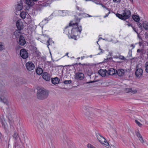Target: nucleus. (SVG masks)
<instances>
[{
	"instance_id": "1",
	"label": "nucleus",
	"mask_w": 148,
	"mask_h": 148,
	"mask_svg": "<svg viewBox=\"0 0 148 148\" xmlns=\"http://www.w3.org/2000/svg\"><path fill=\"white\" fill-rule=\"evenodd\" d=\"M37 97L39 100H43L47 98L49 95V91L43 88L37 89Z\"/></svg>"
},
{
	"instance_id": "2",
	"label": "nucleus",
	"mask_w": 148,
	"mask_h": 148,
	"mask_svg": "<svg viewBox=\"0 0 148 148\" xmlns=\"http://www.w3.org/2000/svg\"><path fill=\"white\" fill-rule=\"evenodd\" d=\"M82 109L86 119L91 120L94 117L92 112V111L93 110L92 108L90 107L84 106Z\"/></svg>"
},
{
	"instance_id": "3",
	"label": "nucleus",
	"mask_w": 148,
	"mask_h": 148,
	"mask_svg": "<svg viewBox=\"0 0 148 148\" xmlns=\"http://www.w3.org/2000/svg\"><path fill=\"white\" fill-rule=\"evenodd\" d=\"M78 23L76 22L74 23L72 21H71L69 23V26H66L65 28L67 29L68 27L73 26V28L71 29V33L73 35H77V33L78 32H79V34L82 31V27L81 26L78 27Z\"/></svg>"
},
{
	"instance_id": "4",
	"label": "nucleus",
	"mask_w": 148,
	"mask_h": 148,
	"mask_svg": "<svg viewBox=\"0 0 148 148\" xmlns=\"http://www.w3.org/2000/svg\"><path fill=\"white\" fill-rule=\"evenodd\" d=\"M131 13L130 11L125 8L123 10V13L122 14L117 13L116 16L120 19L123 20H125L128 19L131 16Z\"/></svg>"
},
{
	"instance_id": "5",
	"label": "nucleus",
	"mask_w": 148,
	"mask_h": 148,
	"mask_svg": "<svg viewBox=\"0 0 148 148\" xmlns=\"http://www.w3.org/2000/svg\"><path fill=\"white\" fill-rule=\"evenodd\" d=\"M26 4L29 6H32L34 3V2L36 3L38 1V3L40 4L38 5V7L39 8H42L43 7L47 6L48 5L49 3L46 2H44L40 4L41 1H40V0H25Z\"/></svg>"
},
{
	"instance_id": "6",
	"label": "nucleus",
	"mask_w": 148,
	"mask_h": 148,
	"mask_svg": "<svg viewBox=\"0 0 148 148\" xmlns=\"http://www.w3.org/2000/svg\"><path fill=\"white\" fill-rule=\"evenodd\" d=\"M84 64L80 63H75L73 65H69L67 66L71 67L72 69H74L77 71L82 72L84 70Z\"/></svg>"
},
{
	"instance_id": "7",
	"label": "nucleus",
	"mask_w": 148,
	"mask_h": 148,
	"mask_svg": "<svg viewBox=\"0 0 148 148\" xmlns=\"http://www.w3.org/2000/svg\"><path fill=\"white\" fill-rule=\"evenodd\" d=\"M20 55L23 59H25L28 57V53L26 50L24 49H21L20 51Z\"/></svg>"
},
{
	"instance_id": "8",
	"label": "nucleus",
	"mask_w": 148,
	"mask_h": 148,
	"mask_svg": "<svg viewBox=\"0 0 148 148\" xmlns=\"http://www.w3.org/2000/svg\"><path fill=\"white\" fill-rule=\"evenodd\" d=\"M25 66L27 69L29 71L34 69L35 68L34 64L31 62H29L26 63Z\"/></svg>"
},
{
	"instance_id": "9",
	"label": "nucleus",
	"mask_w": 148,
	"mask_h": 148,
	"mask_svg": "<svg viewBox=\"0 0 148 148\" xmlns=\"http://www.w3.org/2000/svg\"><path fill=\"white\" fill-rule=\"evenodd\" d=\"M75 75L76 78L77 79L82 80L84 78V74L81 72L78 71L77 73H76Z\"/></svg>"
},
{
	"instance_id": "10",
	"label": "nucleus",
	"mask_w": 148,
	"mask_h": 148,
	"mask_svg": "<svg viewBox=\"0 0 148 148\" xmlns=\"http://www.w3.org/2000/svg\"><path fill=\"white\" fill-rule=\"evenodd\" d=\"M16 26L18 29L19 31L23 29V24L21 20H18L16 23Z\"/></svg>"
},
{
	"instance_id": "11",
	"label": "nucleus",
	"mask_w": 148,
	"mask_h": 148,
	"mask_svg": "<svg viewBox=\"0 0 148 148\" xmlns=\"http://www.w3.org/2000/svg\"><path fill=\"white\" fill-rule=\"evenodd\" d=\"M26 42L23 36L20 35L19 38L18 43L21 46H23L25 44Z\"/></svg>"
},
{
	"instance_id": "12",
	"label": "nucleus",
	"mask_w": 148,
	"mask_h": 148,
	"mask_svg": "<svg viewBox=\"0 0 148 148\" xmlns=\"http://www.w3.org/2000/svg\"><path fill=\"white\" fill-rule=\"evenodd\" d=\"M42 77L47 81H49L50 80L51 76L47 72H44L43 73Z\"/></svg>"
},
{
	"instance_id": "13",
	"label": "nucleus",
	"mask_w": 148,
	"mask_h": 148,
	"mask_svg": "<svg viewBox=\"0 0 148 148\" xmlns=\"http://www.w3.org/2000/svg\"><path fill=\"white\" fill-rule=\"evenodd\" d=\"M143 73V71L141 69H138L136 70L135 74L137 77H140Z\"/></svg>"
},
{
	"instance_id": "14",
	"label": "nucleus",
	"mask_w": 148,
	"mask_h": 148,
	"mask_svg": "<svg viewBox=\"0 0 148 148\" xmlns=\"http://www.w3.org/2000/svg\"><path fill=\"white\" fill-rule=\"evenodd\" d=\"M117 70L113 68L109 69L107 71V73L108 75H112L116 73Z\"/></svg>"
},
{
	"instance_id": "15",
	"label": "nucleus",
	"mask_w": 148,
	"mask_h": 148,
	"mask_svg": "<svg viewBox=\"0 0 148 148\" xmlns=\"http://www.w3.org/2000/svg\"><path fill=\"white\" fill-rule=\"evenodd\" d=\"M60 80V79L57 77H56L54 78H51V79L52 83L54 85H56L59 84Z\"/></svg>"
},
{
	"instance_id": "16",
	"label": "nucleus",
	"mask_w": 148,
	"mask_h": 148,
	"mask_svg": "<svg viewBox=\"0 0 148 148\" xmlns=\"http://www.w3.org/2000/svg\"><path fill=\"white\" fill-rule=\"evenodd\" d=\"M96 134V137L99 141L101 144H104L103 143L102 141V140H105V138L100 135L99 133Z\"/></svg>"
},
{
	"instance_id": "17",
	"label": "nucleus",
	"mask_w": 148,
	"mask_h": 148,
	"mask_svg": "<svg viewBox=\"0 0 148 148\" xmlns=\"http://www.w3.org/2000/svg\"><path fill=\"white\" fill-rule=\"evenodd\" d=\"M107 72V70L106 69L103 70L101 69L98 71V73L102 77H105L106 75V74Z\"/></svg>"
},
{
	"instance_id": "18",
	"label": "nucleus",
	"mask_w": 148,
	"mask_h": 148,
	"mask_svg": "<svg viewBox=\"0 0 148 148\" xmlns=\"http://www.w3.org/2000/svg\"><path fill=\"white\" fill-rule=\"evenodd\" d=\"M125 71V70L122 69H118L116 73L118 76L120 77L124 75Z\"/></svg>"
},
{
	"instance_id": "19",
	"label": "nucleus",
	"mask_w": 148,
	"mask_h": 148,
	"mask_svg": "<svg viewBox=\"0 0 148 148\" xmlns=\"http://www.w3.org/2000/svg\"><path fill=\"white\" fill-rule=\"evenodd\" d=\"M125 91L127 93L131 92L134 94L136 93L137 92L136 90H132V88H126L125 90Z\"/></svg>"
},
{
	"instance_id": "20",
	"label": "nucleus",
	"mask_w": 148,
	"mask_h": 148,
	"mask_svg": "<svg viewBox=\"0 0 148 148\" xmlns=\"http://www.w3.org/2000/svg\"><path fill=\"white\" fill-rule=\"evenodd\" d=\"M136 135L138 138L141 142L142 143H144V140L141 135L140 134L139 132H136Z\"/></svg>"
},
{
	"instance_id": "21",
	"label": "nucleus",
	"mask_w": 148,
	"mask_h": 148,
	"mask_svg": "<svg viewBox=\"0 0 148 148\" xmlns=\"http://www.w3.org/2000/svg\"><path fill=\"white\" fill-rule=\"evenodd\" d=\"M133 19L136 22H138L140 20L139 17L138 16L133 15L132 16Z\"/></svg>"
},
{
	"instance_id": "22",
	"label": "nucleus",
	"mask_w": 148,
	"mask_h": 148,
	"mask_svg": "<svg viewBox=\"0 0 148 148\" xmlns=\"http://www.w3.org/2000/svg\"><path fill=\"white\" fill-rule=\"evenodd\" d=\"M37 74L38 75H40L43 73L42 69L38 67L36 70Z\"/></svg>"
},
{
	"instance_id": "23",
	"label": "nucleus",
	"mask_w": 148,
	"mask_h": 148,
	"mask_svg": "<svg viewBox=\"0 0 148 148\" xmlns=\"http://www.w3.org/2000/svg\"><path fill=\"white\" fill-rule=\"evenodd\" d=\"M27 15L26 13L24 11H22L20 13V16L23 19L25 18Z\"/></svg>"
},
{
	"instance_id": "24",
	"label": "nucleus",
	"mask_w": 148,
	"mask_h": 148,
	"mask_svg": "<svg viewBox=\"0 0 148 148\" xmlns=\"http://www.w3.org/2000/svg\"><path fill=\"white\" fill-rule=\"evenodd\" d=\"M20 34L21 33L20 32L17 30L15 31L14 32V35L16 38H18L19 37V36H20L21 35Z\"/></svg>"
},
{
	"instance_id": "25",
	"label": "nucleus",
	"mask_w": 148,
	"mask_h": 148,
	"mask_svg": "<svg viewBox=\"0 0 148 148\" xmlns=\"http://www.w3.org/2000/svg\"><path fill=\"white\" fill-rule=\"evenodd\" d=\"M143 26L144 28L146 30L148 29V23L147 22H145L143 23Z\"/></svg>"
},
{
	"instance_id": "26",
	"label": "nucleus",
	"mask_w": 148,
	"mask_h": 148,
	"mask_svg": "<svg viewBox=\"0 0 148 148\" xmlns=\"http://www.w3.org/2000/svg\"><path fill=\"white\" fill-rule=\"evenodd\" d=\"M12 136L16 140L18 139V134L16 132H14V134Z\"/></svg>"
},
{
	"instance_id": "27",
	"label": "nucleus",
	"mask_w": 148,
	"mask_h": 148,
	"mask_svg": "<svg viewBox=\"0 0 148 148\" xmlns=\"http://www.w3.org/2000/svg\"><path fill=\"white\" fill-rule=\"evenodd\" d=\"M23 6L22 5V4H18V5L16 8V9L18 11H20L23 9Z\"/></svg>"
},
{
	"instance_id": "28",
	"label": "nucleus",
	"mask_w": 148,
	"mask_h": 148,
	"mask_svg": "<svg viewBox=\"0 0 148 148\" xmlns=\"http://www.w3.org/2000/svg\"><path fill=\"white\" fill-rule=\"evenodd\" d=\"M5 49L4 43L0 42V51H2Z\"/></svg>"
},
{
	"instance_id": "29",
	"label": "nucleus",
	"mask_w": 148,
	"mask_h": 148,
	"mask_svg": "<svg viewBox=\"0 0 148 148\" xmlns=\"http://www.w3.org/2000/svg\"><path fill=\"white\" fill-rule=\"evenodd\" d=\"M145 68L146 72L148 73V62H147L145 64Z\"/></svg>"
},
{
	"instance_id": "30",
	"label": "nucleus",
	"mask_w": 148,
	"mask_h": 148,
	"mask_svg": "<svg viewBox=\"0 0 148 148\" xmlns=\"http://www.w3.org/2000/svg\"><path fill=\"white\" fill-rule=\"evenodd\" d=\"M1 101L7 105H8V101H7V99L5 98H4L3 99L2 98V100Z\"/></svg>"
},
{
	"instance_id": "31",
	"label": "nucleus",
	"mask_w": 148,
	"mask_h": 148,
	"mask_svg": "<svg viewBox=\"0 0 148 148\" xmlns=\"http://www.w3.org/2000/svg\"><path fill=\"white\" fill-rule=\"evenodd\" d=\"M8 122L10 124V126L12 125L13 123H14V121L12 120V119L11 118V119H10L9 118H8Z\"/></svg>"
},
{
	"instance_id": "32",
	"label": "nucleus",
	"mask_w": 148,
	"mask_h": 148,
	"mask_svg": "<svg viewBox=\"0 0 148 148\" xmlns=\"http://www.w3.org/2000/svg\"><path fill=\"white\" fill-rule=\"evenodd\" d=\"M71 80H64V83L66 84H71Z\"/></svg>"
},
{
	"instance_id": "33",
	"label": "nucleus",
	"mask_w": 148,
	"mask_h": 148,
	"mask_svg": "<svg viewBox=\"0 0 148 148\" xmlns=\"http://www.w3.org/2000/svg\"><path fill=\"white\" fill-rule=\"evenodd\" d=\"M76 8L77 10L81 12H83L84 11V10L81 8H80L77 6H76Z\"/></svg>"
},
{
	"instance_id": "34",
	"label": "nucleus",
	"mask_w": 148,
	"mask_h": 148,
	"mask_svg": "<svg viewBox=\"0 0 148 148\" xmlns=\"http://www.w3.org/2000/svg\"><path fill=\"white\" fill-rule=\"evenodd\" d=\"M85 64L84 65V70L85 71V70L89 66V64Z\"/></svg>"
},
{
	"instance_id": "35",
	"label": "nucleus",
	"mask_w": 148,
	"mask_h": 148,
	"mask_svg": "<svg viewBox=\"0 0 148 148\" xmlns=\"http://www.w3.org/2000/svg\"><path fill=\"white\" fill-rule=\"evenodd\" d=\"M83 15L84 16H83V17H84V18H86V17H91L92 16L88 14H86V13H83Z\"/></svg>"
},
{
	"instance_id": "36",
	"label": "nucleus",
	"mask_w": 148,
	"mask_h": 148,
	"mask_svg": "<svg viewBox=\"0 0 148 148\" xmlns=\"http://www.w3.org/2000/svg\"><path fill=\"white\" fill-rule=\"evenodd\" d=\"M99 4L101 5V6H102V7H103V8L106 9V10H107L108 11H110V9L109 8H107L106 6H105L104 5L102 4L101 3H100Z\"/></svg>"
},
{
	"instance_id": "37",
	"label": "nucleus",
	"mask_w": 148,
	"mask_h": 148,
	"mask_svg": "<svg viewBox=\"0 0 148 148\" xmlns=\"http://www.w3.org/2000/svg\"><path fill=\"white\" fill-rule=\"evenodd\" d=\"M75 19L76 22H79L81 19L78 18L77 16H75Z\"/></svg>"
},
{
	"instance_id": "38",
	"label": "nucleus",
	"mask_w": 148,
	"mask_h": 148,
	"mask_svg": "<svg viewBox=\"0 0 148 148\" xmlns=\"http://www.w3.org/2000/svg\"><path fill=\"white\" fill-rule=\"evenodd\" d=\"M135 122L139 126L141 127L142 125V124L138 121L135 120Z\"/></svg>"
},
{
	"instance_id": "39",
	"label": "nucleus",
	"mask_w": 148,
	"mask_h": 148,
	"mask_svg": "<svg viewBox=\"0 0 148 148\" xmlns=\"http://www.w3.org/2000/svg\"><path fill=\"white\" fill-rule=\"evenodd\" d=\"M138 27L141 29H142V24L139 22H138L137 23Z\"/></svg>"
},
{
	"instance_id": "40",
	"label": "nucleus",
	"mask_w": 148,
	"mask_h": 148,
	"mask_svg": "<svg viewBox=\"0 0 148 148\" xmlns=\"http://www.w3.org/2000/svg\"><path fill=\"white\" fill-rule=\"evenodd\" d=\"M119 58L121 60H124L125 59V58L123 56L120 55H119Z\"/></svg>"
},
{
	"instance_id": "41",
	"label": "nucleus",
	"mask_w": 148,
	"mask_h": 148,
	"mask_svg": "<svg viewBox=\"0 0 148 148\" xmlns=\"http://www.w3.org/2000/svg\"><path fill=\"white\" fill-rule=\"evenodd\" d=\"M113 2L119 3L121 1V0H112Z\"/></svg>"
},
{
	"instance_id": "42",
	"label": "nucleus",
	"mask_w": 148,
	"mask_h": 148,
	"mask_svg": "<svg viewBox=\"0 0 148 148\" xmlns=\"http://www.w3.org/2000/svg\"><path fill=\"white\" fill-rule=\"evenodd\" d=\"M4 121H3V120H2L1 121V123L3 127L5 128L6 127V125H5V124L4 123Z\"/></svg>"
},
{
	"instance_id": "43",
	"label": "nucleus",
	"mask_w": 148,
	"mask_h": 148,
	"mask_svg": "<svg viewBox=\"0 0 148 148\" xmlns=\"http://www.w3.org/2000/svg\"><path fill=\"white\" fill-rule=\"evenodd\" d=\"M131 27H132L133 29L134 30V31H135V32H136V33L138 34V32L136 30V28H134L133 26H131Z\"/></svg>"
},
{
	"instance_id": "44",
	"label": "nucleus",
	"mask_w": 148,
	"mask_h": 148,
	"mask_svg": "<svg viewBox=\"0 0 148 148\" xmlns=\"http://www.w3.org/2000/svg\"><path fill=\"white\" fill-rule=\"evenodd\" d=\"M109 12L107 14H106V15L104 16V18H105L107 16H108L109 15V14L110 13V11H109Z\"/></svg>"
},
{
	"instance_id": "45",
	"label": "nucleus",
	"mask_w": 148,
	"mask_h": 148,
	"mask_svg": "<svg viewBox=\"0 0 148 148\" xmlns=\"http://www.w3.org/2000/svg\"><path fill=\"white\" fill-rule=\"evenodd\" d=\"M97 82V81H90V82H87L86 83L87 84H89V83H90L94 82Z\"/></svg>"
},
{
	"instance_id": "46",
	"label": "nucleus",
	"mask_w": 148,
	"mask_h": 148,
	"mask_svg": "<svg viewBox=\"0 0 148 148\" xmlns=\"http://www.w3.org/2000/svg\"><path fill=\"white\" fill-rule=\"evenodd\" d=\"M77 14L78 16H81V15H83V14L82 12H81V13H77Z\"/></svg>"
},
{
	"instance_id": "47",
	"label": "nucleus",
	"mask_w": 148,
	"mask_h": 148,
	"mask_svg": "<svg viewBox=\"0 0 148 148\" xmlns=\"http://www.w3.org/2000/svg\"><path fill=\"white\" fill-rule=\"evenodd\" d=\"M104 142L106 144H105V145H107V144H108V143L107 142L106 139L105 140H104Z\"/></svg>"
},
{
	"instance_id": "48",
	"label": "nucleus",
	"mask_w": 148,
	"mask_h": 148,
	"mask_svg": "<svg viewBox=\"0 0 148 148\" xmlns=\"http://www.w3.org/2000/svg\"><path fill=\"white\" fill-rule=\"evenodd\" d=\"M99 49L101 51V52H100V53H103L104 52V51L102 49H101L100 48V47H99Z\"/></svg>"
},
{
	"instance_id": "49",
	"label": "nucleus",
	"mask_w": 148,
	"mask_h": 148,
	"mask_svg": "<svg viewBox=\"0 0 148 148\" xmlns=\"http://www.w3.org/2000/svg\"><path fill=\"white\" fill-rule=\"evenodd\" d=\"M114 58H119V56H117L116 55L115 56H114Z\"/></svg>"
},
{
	"instance_id": "50",
	"label": "nucleus",
	"mask_w": 148,
	"mask_h": 148,
	"mask_svg": "<svg viewBox=\"0 0 148 148\" xmlns=\"http://www.w3.org/2000/svg\"><path fill=\"white\" fill-rule=\"evenodd\" d=\"M137 52L138 53H140L141 52V50L140 49H138L137 50Z\"/></svg>"
},
{
	"instance_id": "51",
	"label": "nucleus",
	"mask_w": 148,
	"mask_h": 148,
	"mask_svg": "<svg viewBox=\"0 0 148 148\" xmlns=\"http://www.w3.org/2000/svg\"><path fill=\"white\" fill-rule=\"evenodd\" d=\"M112 54V53L109 52V54L108 55V56L109 55H110V56H111Z\"/></svg>"
},
{
	"instance_id": "52",
	"label": "nucleus",
	"mask_w": 148,
	"mask_h": 148,
	"mask_svg": "<svg viewBox=\"0 0 148 148\" xmlns=\"http://www.w3.org/2000/svg\"><path fill=\"white\" fill-rule=\"evenodd\" d=\"M49 20V19H48V18H45V21H48Z\"/></svg>"
},
{
	"instance_id": "53",
	"label": "nucleus",
	"mask_w": 148,
	"mask_h": 148,
	"mask_svg": "<svg viewBox=\"0 0 148 148\" xmlns=\"http://www.w3.org/2000/svg\"><path fill=\"white\" fill-rule=\"evenodd\" d=\"M145 35H146V36L148 38V34H147V33H145Z\"/></svg>"
},
{
	"instance_id": "54",
	"label": "nucleus",
	"mask_w": 148,
	"mask_h": 148,
	"mask_svg": "<svg viewBox=\"0 0 148 148\" xmlns=\"http://www.w3.org/2000/svg\"><path fill=\"white\" fill-rule=\"evenodd\" d=\"M69 54V53H66V55H65V56H67L68 57H69V56H68V54Z\"/></svg>"
},
{
	"instance_id": "55",
	"label": "nucleus",
	"mask_w": 148,
	"mask_h": 148,
	"mask_svg": "<svg viewBox=\"0 0 148 148\" xmlns=\"http://www.w3.org/2000/svg\"><path fill=\"white\" fill-rule=\"evenodd\" d=\"M100 39H102V38L101 37H100L98 40V41H99ZM103 39L104 40V39Z\"/></svg>"
},
{
	"instance_id": "56",
	"label": "nucleus",
	"mask_w": 148,
	"mask_h": 148,
	"mask_svg": "<svg viewBox=\"0 0 148 148\" xmlns=\"http://www.w3.org/2000/svg\"><path fill=\"white\" fill-rule=\"evenodd\" d=\"M2 98L1 97H0V101H1L2 100Z\"/></svg>"
},
{
	"instance_id": "57",
	"label": "nucleus",
	"mask_w": 148,
	"mask_h": 148,
	"mask_svg": "<svg viewBox=\"0 0 148 148\" xmlns=\"http://www.w3.org/2000/svg\"><path fill=\"white\" fill-rule=\"evenodd\" d=\"M19 140H20V142H22V141H21V138H19Z\"/></svg>"
},
{
	"instance_id": "58",
	"label": "nucleus",
	"mask_w": 148,
	"mask_h": 148,
	"mask_svg": "<svg viewBox=\"0 0 148 148\" xmlns=\"http://www.w3.org/2000/svg\"><path fill=\"white\" fill-rule=\"evenodd\" d=\"M147 58H148V51L147 53Z\"/></svg>"
},
{
	"instance_id": "59",
	"label": "nucleus",
	"mask_w": 148,
	"mask_h": 148,
	"mask_svg": "<svg viewBox=\"0 0 148 148\" xmlns=\"http://www.w3.org/2000/svg\"><path fill=\"white\" fill-rule=\"evenodd\" d=\"M83 58H84V57H81V60H82V59H83Z\"/></svg>"
},
{
	"instance_id": "60",
	"label": "nucleus",
	"mask_w": 148,
	"mask_h": 148,
	"mask_svg": "<svg viewBox=\"0 0 148 148\" xmlns=\"http://www.w3.org/2000/svg\"><path fill=\"white\" fill-rule=\"evenodd\" d=\"M132 46L133 47V48H134V46L133 45V44L132 45Z\"/></svg>"
},
{
	"instance_id": "61",
	"label": "nucleus",
	"mask_w": 148,
	"mask_h": 148,
	"mask_svg": "<svg viewBox=\"0 0 148 148\" xmlns=\"http://www.w3.org/2000/svg\"><path fill=\"white\" fill-rule=\"evenodd\" d=\"M130 0L131 2H133V0Z\"/></svg>"
},
{
	"instance_id": "62",
	"label": "nucleus",
	"mask_w": 148,
	"mask_h": 148,
	"mask_svg": "<svg viewBox=\"0 0 148 148\" xmlns=\"http://www.w3.org/2000/svg\"><path fill=\"white\" fill-rule=\"evenodd\" d=\"M98 41H97V43L98 45Z\"/></svg>"
},
{
	"instance_id": "63",
	"label": "nucleus",
	"mask_w": 148,
	"mask_h": 148,
	"mask_svg": "<svg viewBox=\"0 0 148 148\" xmlns=\"http://www.w3.org/2000/svg\"><path fill=\"white\" fill-rule=\"evenodd\" d=\"M129 26H132V25L131 24H130V25H129Z\"/></svg>"
},
{
	"instance_id": "64",
	"label": "nucleus",
	"mask_w": 148,
	"mask_h": 148,
	"mask_svg": "<svg viewBox=\"0 0 148 148\" xmlns=\"http://www.w3.org/2000/svg\"><path fill=\"white\" fill-rule=\"evenodd\" d=\"M49 40H48L47 41V42H48V43H49Z\"/></svg>"
}]
</instances>
